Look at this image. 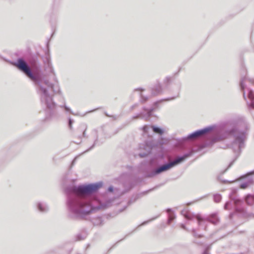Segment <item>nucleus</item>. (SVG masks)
<instances>
[{"label": "nucleus", "instance_id": "obj_25", "mask_svg": "<svg viewBox=\"0 0 254 254\" xmlns=\"http://www.w3.org/2000/svg\"><path fill=\"white\" fill-rule=\"evenodd\" d=\"M144 90L142 88H136L134 89V91H140V92H142Z\"/></svg>", "mask_w": 254, "mask_h": 254}, {"label": "nucleus", "instance_id": "obj_19", "mask_svg": "<svg viewBox=\"0 0 254 254\" xmlns=\"http://www.w3.org/2000/svg\"><path fill=\"white\" fill-rule=\"evenodd\" d=\"M192 233L194 237L196 238H201L202 237L201 235H198L196 233V231L195 229H193L192 230Z\"/></svg>", "mask_w": 254, "mask_h": 254}, {"label": "nucleus", "instance_id": "obj_13", "mask_svg": "<svg viewBox=\"0 0 254 254\" xmlns=\"http://www.w3.org/2000/svg\"><path fill=\"white\" fill-rule=\"evenodd\" d=\"M167 212L169 214L168 224H170L171 222L176 218L175 215L173 212L172 209L168 208L166 210Z\"/></svg>", "mask_w": 254, "mask_h": 254}, {"label": "nucleus", "instance_id": "obj_8", "mask_svg": "<svg viewBox=\"0 0 254 254\" xmlns=\"http://www.w3.org/2000/svg\"><path fill=\"white\" fill-rule=\"evenodd\" d=\"M152 147V143L150 141L144 142V143L140 144L139 149L143 150L144 151L141 153H139L138 155L140 157H144L149 154L151 151Z\"/></svg>", "mask_w": 254, "mask_h": 254}, {"label": "nucleus", "instance_id": "obj_26", "mask_svg": "<svg viewBox=\"0 0 254 254\" xmlns=\"http://www.w3.org/2000/svg\"><path fill=\"white\" fill-rule=\"evenodd\" d=\"M141 116V114H139V115H137V116H134V117H133V119H137V118H138L140 117Z\"/></svg>", "mask_w": 254, "mask_h": 254}, {"label": "nucleus", "instance_id": "obj_14", "mask_svg": "<svg viewBox=\"0 0 254 254\" xmlns=\"http://www.w3.org/2000/svg\"><path fill=\"white\" fill-rule=\"evenodd\" d=\"M245 201L248 205H252L254 204V195L250 194L247 195Z\"/></svg>", "mask_w": 254, "mask_h": 254}, {"label": "nucleus", "instance_id": "obj_17", "mask_svg": "<svg viewBox=\"0 0 254 254\" xmlns=\"http://www.w3.org/2000/svg\"><path fill=\"white\" fill-rule=\"evenodd\" d=\"M60 107L61 108H64V110L66 111L69 112L70 114H71L73 115H77V114L73 113V112L70 110V109L69 107H68L67 106H66L65 104H64L63 106H61Z\"/></svg>", "mask_w": 254, "mask_h": 254}, {"label": "nucleus", "instance_id": "obj_7", "mask_svg": "<svg viewBox=\"0 0 254 254\" xmlns=\"http://www.w3.org/2000/svg\"><path fill=\"white\" fill-rule=\"evenodd\" d=\"M213 129L212 127H208L201 129L196 130L190 134L187 137L183 138L184 140L189 139H192L197 138L199 137L205 136L207 134Z\"/></svg>", "mask_w": 254, "mask_h": 254}, {"label": "nucleus", "instance_id": "obj_29", "mask_svg": "<svg viewBox=\"0 0 254 254\" xmlns=\"http://www.w3.org/2000/svg\"><path fill=\"white\" fill-rule=\"evenodd\" d=\"M96 142H97V140H95L93 145L89 149V150H90L91 148H92L93 147V146L95 145V144L96 143Z\"/></svg>", "mask_w": 254, "mask_h": 254}, {"label": "nucleus", "instance_id": "obj_36", "mask_svg": "<svg viewBox=\"0 0 254 254\" xmlns=\"http://www.w3.org/2000/svg\"><path fill=\"white\" fill-rule=\"evenodd\" d=\"M244 125L246 127H247V125H246V124H244Z\"/></svg>", "mask_w": 254, "mask_h": 254}, {"label": "nucleus", "instance_id": "obj_37", "mask_svg": "<svg viewBox=\"0 0 254 254\" xmlns=\"http://www.w3.org/2000/svg\"><path fill=\"white\" fill-rule=\"evenodd\" d=\"M146 100H147V98H145L144 99V100H143V101H146Z\"/></svg>", "mask_w": 254, "mask_h": 254}, {"label": "nucleus", "instance_id": "obj_2", "mask_svg": "<svg viewBox=\"0 0 254 254\" xmlns=\"http://www.w3.org/2000/svg\"><path fill=\"white\" fill-rule=\"evenodd\" d=\"M13 64L33 82L40 97L42 104L49 109H53L55 104L48 89H51L55 93H59L61 92L59 87L58 86L54 87V85L45 77L39 66H35L31 69L22 58L18 59L17 62Z\"/></svg>", "mask_w": 254, "mask_h": 254}, {"label": "nucleus", "instance_id": "obj_35", "mask_svg": "<svg viewBox=\"0 0 254 254\" xmlns=\"http://www.w3.org/2000/svg\"><path fill=\"white\" fill-rule=\"evenodd\" d=\"M128 203L129 204H130L131 203V201L130 200L129 201Z\"/></svg>", "mask_w": 254, "mask_h": 254}, {"label": "nucleus", "instance_id": "obj_3", "mask_svg": "<svg viewBox=\"0 0 254 254\" xmlns=\"http://www.w3.org/2000/svg\"><path fill=\"white\" fill-rule=\"evenodd\" d=\"M247 128L243 130H240L239 129L233 128L226 132L227 136H222L217 135L213 136L211 140L213 142H215L222 140L229 136L233 135L234 137V140L231 143V148L235 153L239 155L242 149L245 147V143L247 138Z\"/></svg>", "mask_w": 254, "mask_h": 254}, {"label": "nucleus", "instance_id": "obj_24", "mask_svg": "<svg viewBox=\"0 0 254 254\" xmlns=\"http://www.w3.org/2000/svg\"><path fill=\"white\" fill-rule=\"evenodd\" d=\"M49 66H50V69H51V72L52 73H53L54 74H55L54 70L53 67H52L51 64L49 63Z\"/></svg>", "mask_w": 254, "mask_h": 254}, {"label": "nucleus", "instance_id": "obj_6", "mask_svg": "<svg viewBox=\"0 0 254 254\" xmlns=\"http://www.w3.org/2000/svg\"><path fill=\"white\" fill-rule=\"evenodd\" d=\"M246 78L242 79L240 82V86L243 92V96L247 100L248 106L249 108L254 109V93L250 88H246L244 84Z\"/></svg>", "mask_w": 254, "mask_h": 254}, {"label": "nucleus", "instance_id": "obj_38", "mask_svg": "<svg viewBox=\"0 0 254 254\" xmlns=\"http://www.w3.org/2000/svg\"><path fill=\"white\" fill-rule=\"evenodd\" d=\"M135 106V105L132 106V108H133Z\"/></svg>", "mask_w": 254, "mask_h": 254}, {"label": "nucleus", "instance_id": "obj_4", "mask_svg": "<svg viewBox=\"0 0 254 254\" xmlns=\"http://www.w3.org/2000/svg\"><path fill=\"white\" fill-rule=\"evenodd\" d=\"M181 214L187 219L191 220L193 218H196L198 221L199 226L205 225V221H208L210 223L216 225L219 221V219L216 214H212L207 217L206 219H204L201 217L199 214L194 215L192 214L187 209H183L181 211Z\"/></svg>", "mask_w": 254, "mask_h": 254}, {"label": "nucleus", "instance_id": "obj_18", "mask_svg": "<svg viewBox=\"0 0 254 254\" xmlns=\"http://www.w3.org/2000/svg\"><path fill=\"white\" fill-rule=\"evenodd\" d=\"M210 246H206L202 254H209V250H210Z\"/></svg>", "mask_w": 254, "mask_h": 254}, {"label": "nucleus", "instance_id": "obj_1", "mask_svg": "<svg viewBox=\"0 0 254 254\" xmlns=\"http://www.w3.org/2000/svg\"><path fill=\"white\" fill-rule=\"evenodd\" d=\"M102 182L66 188L67 207L72 218H83L95 210L105 209L107 205L91 194L102 186Z\"/></svg>", "mask_w": 254, "mask_h": 254}, {"label": "nucleus", "instance_id": "obj_11", "mask_svg": "<svg viewBox=\"0 0 254 254\" xmlns=\"http://www.w3.org/2000/svg\"><path fill=\"white\" fill-rule=\"evenodd\" d=\"M236 192V190H233L232 191V193H234ZM230 198L233 200V203L234 204H235V209H236V211H237V212H241L243 211V209L241 207H239V206L241 204V203H242V201L240 200V199H237V198H235V197H233L232 196V194H231L230 195Z\"/></svg>", "mask_w": 254, "mask_h": 254}, {"label": "nucleus", "instance_id": "obj_16", "mask_svg": "<svg viewBox=\"0 0 254 254\" xmlns=\"http://www.w3.org/2000/svg\"><path fill=\"white\" fill-rule=\"evenodd\" d=\"M221 199H222V197L220 194L216 193V194H214L213 199L215 202L218 203V202H220V201L221 200Z\"/></svg>", "mask_w": 254, "mask_h": 254}, {"label": "nucleus", "instance_id": "obj_22", "mask_svg": "<svg viewBox=\"0 0 254 254\" xmlns=\"http://www.w3.org/2000/svg\"><path fill=\"white\" fill-rule=\"evenodd\" d=\"M231 202H227L224 205V209L227 210L228 209L229 206Z\"/></svg>", "mask_w": 254, "mask_h": 254}, {"label": "nucleus", "instance_id": "obj_9", "mask_svg": "<svg viewBox=\"0 0 254 254\" xmlns=\"http://www.w3.org/2000/svg\"><path fill=\"white\" fill-rule=\"evenodd\" d=\"M142 129L144 133H148L150 129H151L154 132L159 134L160 135H162L164 132V131L162 129L159 127H155L154 126H152L150 127L148 126H144L142 127Z\"/></svg>", "mask_w": 254, "mask_h": 254}, {"label": "nucleus", "instance_id": "obj_15", "mask_svg": "<svg viewBox=\"0 0 254 254\" xmlns=\"http://www.w3.org/2000/svg\"><path fill=\"white\" fill-rule=\"evenodd\" d=\"M37 207L39 210L42 212H45L48 210V207L46 204L39 202L37 204Z\"/></svg>", "mask_w": 254, "mask_h": 254}, {"label": "nucleus", "instance_id": "obj_10", "mask_svg": "<svg viewBox=\"0 0 254 254\" xmlns=\"http://www.w3.org/2000/svg\"><path fill=\"white\" fill-rule=\"evenodd\" d=\"M252 174H254V171L248 173L246 176L242 177L243 178L248 177V179L245 182L243 183L240 185L241 189H245L249 187L250 186H251L253 184V179L252 177H250V176Z\"/></svg>", "mask_w": 254, "mask_h": 254}, {"label": "nucleus", "instance_id": "obj_23", "mask_svg": "<svg viewBox=\"0 0 254 254\" xmlns=\"http://www.w3.org/2000/svg\"><path fill=\"white\" fill-rule=\"evenodd\" d=\"M158 217V216H157V217H156L155 218H152V219H150V220H148V221H144V222H143V223L141 224V225H145V224H147L148 222H150V221H152V220H154L156 218H157V217Z\"/></svg>", "mask_w": 254, "mask_h": 254}, {"label": "nucleus", "instance_id": "obj_33", "mask_svg": "<svg viewBox=\"0 0 254 254\" xmlns=\"http://www.w3.org/2000/svg\"><path fill=\"white\" fill-rule=\"evenodd\" d=\"M232 164H233V162H231V163L229 164V165L228 167H230L232 165Z\"/></svg>", "mask_w": 254, "mask_h": 254}, {"label": "nucleus", "instance_id": "obj_12", "mask_svg": "<svg viewBox=\"0 0 254 254\" xmlns=\"http://www.w3.org/2000/svg\"><path fill=\"white\" fill-rule=\"evenodd\" d=\"M162 92V90L161 87V85L158 84L155 85L152 89L151 91V93L152 95L156 96L161 94Z\"/></svg>", "mask_w": 254, "mask_h": 254}, {"label": "nucleus", "instance_id": "obj_28", "mask_svg": "<svg viewBox=\"0 0 254 254\" xmlns=\"http://www.w3.org/2000/svg\"><path fill=\"white\" fill-rule=\"evenodd\" d=\"M181 227H182V228H183L184 229H185V230L187 229L186 227V226H185V225L184 224H181Z\"/></svg>", "mask_w": 254, "mask_h": 254}, {"label": "nucleus", "instance_id": "obj_31", "mask_svg": "<svg viewBox=\"0 0 254 254\" xmlns=\"http://www.w3.org/2000/svg\"><path fill=\"white\" fill-rule=\"evenodd\" d=\"M249 81H250V82H251L252 84H254V80H253V79H250Z\"/></svg>", "mask_w": 254, "mask_h": 254}, {"label": "nucleus", "instance_id": "obj_27", "mask_svg": "<svg viewBox=\"0 0 254 254\" xmlns=\"http://www.w3.org/2000/svg\"><path fill=\"white\" fill-rule=\"evenodd\" d=\"M108 190L110 191H112L113 190V187H110L109 188H108Z\"/></svg>", "mask_w": 254, "mask_h": 254}, {"label": "nucleus", "instance_id": "obj_21", "mask_svg": "<svg viewBox=\"0 0 254 254\" xmlns=\"http://www.w3.org/2000/svg\"><path fill=\"white\" fill-rule=\"evenodd\" d=\"M152 111H153V109H151V108L146 110L147 113V118H149L151 116V113H152Z\"/></svg>", "mask_w": 254, "mask_h": 254}, {"label": "nucleus", "instance_id": "obj_32", "mask_svg": "<svg viewBox=\"0 0 254 254\" xmlns=\"http://www.w3.org/2000/svg\"><path fill=\"white\" fill-rule=\"evenodd\" d=\"M176 97H172V98H170V99H166V100H172V99H175Z\"/></svg>", "mask_w": 254, "mask_h": 254}, {"label": "nucleus", "instance_id": "obj_5", "mask_svg": "<svg viewBox=\"0 0 254 254\" xmlns=\"http://www.w3.org/2000/svg\"><path fill=\"white\" fill-rule=\"evenodd\" d=\"M191 154V152H190L189 153H186L183 156L177 157L173 161L165 164L155 169L152 173V175L153 176L156 175L170 170L173 167L184 162L187 158L190 157Z\"/></svg>", "mask_w": 254, "mask_h": 254}, {"label": "nucleus", "instance_id": "obj_20", "mask_svg": "<svg viewBox=\"0 0 254 254\" xmlns=\"http://www.w3.org/2000/svg\"><path fill=\"white\" fill-rule=\"evenodd\" d=\"M73 121L71 119L69 118L68 119V127L70 129L72 128V124H73Z\"/></svg>", "mask_w": 254, "mask_h": 254}, {"label": "nucleus", "instance_id": "obj_30", "mask_svg": "<svg viewBox=\"0 0 254 254\" xmlns=\"http://www.w3.org/2000/svg\"><path fill=\"white\" fill-rule=\"evenodd\" d=\"M140 97H141V101H143V98H144V97H143V96L142 94V93H140Z\"/></svg>", "mask_w": 254, "mask_h": 254}, {"label": "nucleus", "instance_id": "obj_34", "mask_svg": "<svg viewBox=\"0 0 254 254\" xmlns=\"http://www.w3.org/2000/svg\"><path fill=\"white\" fill-rule=\"evenodd\" d=\"M83 135L84 136H85V131L83 132Z\"/></svg>", "mask_w": 254, "mask_h": 254}]
</instances>
